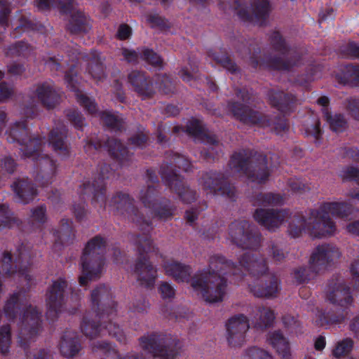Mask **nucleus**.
Wrapping results in <instances>:
<instances>
[{"instance_id": "nucleus-2", "label": "nucleus", "mask_w": 359, "mask_h": 359, "mask_svg": "<svg viewBox=\"0 0 359 359\" xmlns=\"http://www.w3.org/2000/svg\"><path fill=\"white\" fill-rule=\"evenodd\" d=\"M233 267L222 257L210 258L208 267L198 271L191 279V287L197 294L208 303L223 301L227 292L226 270Z\"/></svg>"}, {"instance_id": "nucleus-8", "label": "nucleus", "mask_w": 359, "mask_h": 359, "mask_svg": "<svg viewBox=\"0 0 359 359\" xmlns=\"http://www.w3.org/2000/svg\"><path fill=\"white\" fill-rule=\"evenodd\" d=\"M249 322L244 315L235 316L226 324V339L231 347L241 346L245 339L249 329Z\"/></svg>"}, {"instance_id": "nucleus-5", "label": "nucleus", "mask_w": 359, "mask_h": 359, "mask_svg": "<svg viewBox=\"0 0 359 359\" xmlns=\"http://www.w3.org/2000/svg\"><path fill=\"white\" fill-rule=\"evenodd\" d=\"M21 294H15L6 302L4 311L8 318H14L16 313H19L21 334L25 337L32 338L39 330V316L34 308L29 306L26 309H21L20 307V301L21 300Z\"/></svg>"}, {"instance_id": "nucleus-9", "label": "nucleus", "mask_w": 359, "mask_h": 359, "mask_svg": "<svg viewBox=\"0 0 359 359\" xmlns=\"http://www.w3.org/2000/svg\"><path fill=\"white\" fill-rule=\"evenodd\" d=\"M67 287L66 282L62 279H58L53 282L47 293L48 311L47 317L53 320L60 311L64 301V291Z\"/></svg>"}, {"instance_id": "nucleus-51", "label": "nucleus", "mask_w": 359, "mask_h": 359, "mask_svg": "<svg viewBox=\"0 0 359 359\" xmlns=\"http://www.w3.org/2000/svg\"><path fill=\"white\" fill-rule=\"evenodd\" d=\"M349 329L353 334L354 337L359 339V316H357L351 320Z\"/></svg>"}, {"instance_id": "nucleus-57", "label": "nucleus", "mask_w": 359, "mask_h": 359, "mask_svg": "<svg viewBox=\"0 0 359 359\" xmlns=\"http://www.w3.org/2000/svg\"><path fill=\"white\" fill-rule=\"evenodd\" d=\"M96 343L98 344L99 345L97 346V345H95V343H93V344L92 345L93 351H97V349H102L103 351H109V352H110L111 351L113 354H114V355L116 354L114 349L111 348V346L108 344H105V343L100 344L98 341Z\"/></svg>"}, {"instance_id": "nucleus-15", "label": "nucleus", "mask_w": 359, "mask_h": 359, "mask_svg": "<svg viewBox=\"0 0 359 359\" xmlns=\"http://www.w3.org/2000/svg\"><path fill=\"white\" fill-rule=\"evenodd\" d=\"M241 266L252 276H260L266 273L267 266L262 259H254L250 252L244 254V257L240 260Z\"/></svg>"}, {"instance_id": "nucleus-6", "label": "nucleus", "mask_w": 359, "mask_h": 359, "mask_svg": "<svg viewBox=\"0 0 359 359\" xmlns=\"http://www.w3.org/2000/svg\"><path fill=\"white\" fill-rule=\"evenodd\" d=\"M230 165L238 171H243L252 182L259 184L265 182L269 176L264 157L262 158L259 165L253 167L248 160L243 158L242 154H236L232 156Z\"/></svg>"}, {"instance_id": "nucleus-36", "label": "nucleus", "mask_w": 359, "mask_h": 359, "mask_svg": "<svg viewBox=\"0 0 359 359\" xmlns=\"http://www.w3.org/2000/svg\"><path fill=\"white\" fill-rule=\"evenodd\" d=\"M212 58L222 64V65L231 72H234L236 70V65L230 60V58L226 55H212Z\"/></svg>"}, {"instance_id": "nucleus-18", "label": "nucleus", "mask_w": 359, "mask_h": 359, "mask_svg": "<svg viewBox=\"0 0 359 359\" xmlns=\"http://www.w3.org/2000/svg\"><path fill=\"white\" fill-rule=\"evenodd\" d=\"M60 348L62 354L67 358L75 355L81 348L76 334L72 332H66L62 338Z\"/></svg>"}, {"instance_id": "nucleus-3", "label": "nucleus", "mask_w": 359, "mask_h": 359, "mask_svg": "<svg viewBox=\"0 0 359 359\" xmlns=\"http://www.w3.org/2000/svg\"><path fill=\"white\" fill-rule=\"evenodd\" d=\"M341 252L334 245L324 244L318 245L313 252L309 260V269L301 268L294 272V277L299 282L313 277L326 270L341 257Z\"/></svg>"}, {"instance_id": "nucleus-29", "label": "nucleus", "mask_w": 359, "mask_h": 359, "mask_svg": "<svg viewBox=\"0 0 359 359\" xmlns=\"http://www.w3.org/2000/svg\"><path fill=\"white\" fill-rule=\"evenodd\" d=\"M98 115L102 119L104 120V123L108 126L113 128H120L123 118H121L118 115L111 114L110 112L107 111L98 113Z\"/></svg>"}, {"instance_id": "nucleus-61", "label": "nucleus", "mask_w": 359, "mask_h": 359, "mask_svg": "<svg viewBox=\"0 0 359 359\" xmlns=\"http://www.w3.org/2000/svg\"><path fill=\"white\" fill-rule=\"evenodd\" d=\"M308 133L317 137L320 133V123L316 121L311 128H308Z\"/></svg>"}, {"instance_id": "nucleus-52", "label": "nucleus", "mask_w": 359, "mask_h": 359, "mask_svg": "<svg viewBox=\"0 0 359 359\" xmlns=\"http://www.w3.org/2000/svg\"><path fill=\"white\" fill-rule=\"evenodd\" d=\"M69 118L70 121H72L76 126L77 127H82L83 126V119H82V117L81 116V114L76 111H73L72 112H69L68 114H67Z\"/></svg>"}, {"instance_id": "nucleus-48", "label": "nucleus", "mask_w": 359, "mask_h": 359, "mask_svg": "<svg viewBox=\"0 0 359 359\" xmlns=\"http://www.w3.org/2000/svg\"><path fill=\"white\" fill-rule=\"evenodd\" d=\"M13 93V88L5 83L0 84V101L8 98Z\"/></svg>"}, {"instance_id": "nucleus-56", "label": "nucleus", "mask_w": 359, "mask_h": 359, "mask_svg": "<svg viewBox=\"0 0 359 359\" xmlns=\"http://www.w3.org/2000/svg\"><path fill=\"white\" fill-rule=\"evenodd\" d=\"M90 74L95 79L100 80L104 76V71L101 65H95V67H92Z\"/></svg>"}, {"instance_id": "nucleus-12", "label": "nucleus", "mask_w": 359, "mask_h": 359, "mask_svg": "<svg viewBox=\"0 0 359 359\" xmlns=\"http://www.w3.org/2000/svg\"><path fill=\"white\" fill-rule=\"evenodd\" d=\"M27 135L25 126L22 123H18L8 133V140L10 142L18 141L22 144H26L25 149H21L25 152V155L35 159V151L33 150L36 145L35 140H29L27 144V139L25 136Z\"/></svg>"}, {"instance_id": "nucleus-64", "label": "nucleus", "mask_w": 359, "mask_h": 359, "mask_svg": "<svg viewBox=\"0 0 359 359\" xmlns=\"http://www.w3.org/2000/svg\"><path fill=\"white\" fill-rule=\"evenodd\" d=\"M151 249V242L149 239H145L143 242H140V250L147 252Z\"/></svg>"}, {"instance_id": "nucleus-43", "label": "nucleus", "mask_w": 359, "mask_h": 359, "mask_svg": "<svg viewBox=\"0 0 359 359\" xmlns=\"http://www.w3.org/2000/svg\"><path fill=\"white\" fill-rule=\"evenodd\" d=\"M159 292L163 299H169L174 296L175 290L170 284L163 283L159 287Z\"/></svg>"}, {"instance_id": "nucleus-26", "label": "nucleus", "mask_w": 359, "mask_h": 359, "mask_svg": "<svg viewBox=\"0 0 359 359\" xmlns=\"http://www.w3.org/2000/svg\"><path fill=\"white\" fill-rule=\"evenodd\" d=\"M200 184L203 189L207 191V194L216 193L217 191L222 190L215 174H206L201 179Z\"/></svg>"}, {"instance_id": "nucleus-37", "label": "nucleus", "mask_w": 359, "mask_h": 359, "mask_svg": "<svg viewBox=\"0 0 359 359\" xmlns=\"http://www.w3.org/2000/svg\"><path fill=\"white\" fill-rule=\"evenodd\" d=\"M11 262L12 257L11 254L9 252H5L2 258L1 271L6 274H12L15 272H17L16 270L13 269Z\"/></svg>"}, {"instance_id": "nucleus-54", "label": "nucleus", "mask_w": 359, "mask_h": 359, "mask_svg": "<svg viewBox=\"0 0 359 359\" xmlns=\"http://www.w3.org/2000/svg\"><path fill=\"white\" fill-rule=\"evenodd\" d=\"M351 271L356 281V287L359 290V260L352 264Z\"/></svg>"}, {"instance_id": "nucleus-40", "label": "nucleus", "mask_w": 359, "mask_h": 359, "mask_svg": "<svg viewBox=\"0 0 359 359\" xmlns=\"http://www.w3.org/2000/svg\"><path fill=\"white\" fill-rule=\"evenodd\" d=\"M261 205L263 206L266 205H278L280 204L283 201L282 197H280L279 195H275L273 194H267L264 196H262L261 198Z\"/></svg>"}, {"instance_id": "nucleus-27", "label": "nucleus", "mask_w": 359, "mask_h": 359, "mask_svg": "<svg viewBox=\"0 0 359 359\" xmlns=\"http://www.w3.org/2000/svg\"><path fill=\"white\" fill-rule=\"evenodd\" d=\"M353 342L351 339H345L339 341L332 351L333 355L337 358L348 355L353 348Z\"/></svg>"}, {"instance_id": "nucleus-11", "label": "nucleus", "mask_w": 359, "mask_h": 359, "mask_svg": "<svg viewBox=\"0 0 359 359\" xmlns=\"http://www.w3.org/2000/svg\"><path fill=\"white\" fill-rule=\"evenodd\" d=\"M229 238L238 246L250 248L255 238L250 233V224L246 221H236L229 227Z\"/></svg>"}, {"instance_id": "nucleus-63", "label": "nucleus", "mask_w": 359, "mask_h": 359, "mask_svg": "<svg viewBox=\"0 0 359 359\" xmlns=\"http://www.w3.org/2000/svg\"><path fill=\"white\" fill-rule=\"evenodd\" d=\"M106 292V289L104 287H100L97 289L94 290L92 292V299L93 302H96L98 299L100 294Z\"/></svg>"}, {"instance_id": "nucleus-58", "label": "nucleus", "mask_w": 359, "mask_h": 359, "mask_svg": "<svg viewBox=\"0 0 359 359\" xmlns=\"http://www.w3.org/2000/svg\"><path fill=\"white\" fill-rule=\"evenodd\" d=\"M347 231L355 236H359V221L354 222L346 227Z\"/></svg>"}, {"instance_id": "nucleus-10", "label": "nucleus", "mask_w": 359, "mask_h": 359, "mask_svg": "<svg viewBox=\"0 0 359 359\" xmlns=\"http://www.w3.org/2000/svg\"><path fill=\"white\" fill-rule=\"evenodd\" d=\"M143 349L161 359H172L177 355L175 350L166 346L162 338L156 334L141 339Z\"/></svg>"}, {"instance_id": "nucleus-53", "label": "nucleus", "mask_w": 359, "mask_h": 359, "mask_svg": "<svg viewBox=\"0 0 359 359\" xmlns=\"http://www.w3.org/2000/svg\"><path fill=\"white\" fill-rule=\"evenodd\" d=\"M346 51L351 57H359V45L355 43H348Z\"/></svg>"}, {"instance_id": "nucleus-33", "label": "nucleus", "mask_w": 359, "mask_h": 359, "mask_svg": "<svg viewBox=\"0 0 359 359\" xmlns=\"http://www.w3.org/2000/svg\"><path fill=\"white\" fill-rule=\"evenodd\" d=\"M78 102L83 105L90 114L97 113V106L93 100L81 92L76 93Z\"/></svg>"}, {"instance_id": "nucleus-25", "label": "nucleus", "mask_w": 359, "mask_h": 359, "mask_svg": "<svg viewBox=\"0 0 359 359\" xmlns=\"http://www.w3.org/2000/svg\"><path fill=\"white\" fill-rule=\"evenodd\" d=\"M65 136L66 131L63 127L60 129H55L51 132L49 141L55 151H62L67 149V146L64 142Z\"/></svg>"}, {"instance_id": "nucleus-4", "label": "nucleus", "mask_w": 359, "mask_h": 359, "mask_svg": "<svg viewBox=\"0 0 359 359\" xmlns=\"http://www.w3.org/2000/svg\"><path fill=\"white\" fill-rule=\"evenodd\" d=\"M104 246V241L98 236L90 240L86 245L81 257L82 273L79 277L81 285H86L88 280H93L102 271L104 262L100 255Z\"/></svg>"}, {"instance_id": "nucleus-41", "label": "nucleus", "mask_w": 359, "mask_h": 359, "mask_svg": "<svg viewBox=\"0 0 359 359\" xmlns=\"http://www.w3.org/2000/svg\"><path fill=\"white\" fill-rule=\"evenodd\" d=\"M105 329L107 330L109 334L116 337L117 339L121 342L124 341L125 337L123 336L122 330L116 324L109 323L107 325H106Z\"/></svg>"}, {"instance_id": "nucleus-31", "label": "nucleus", "mask_w": 359, "mask_h": 359, "mask_svg": "<svg viewBox=\"0 0 359 359\" xmlns=\"http://www.w3.org/2000/svg\"><path fill=\"white\" fill-rule=\"evenodd\" d=\"M129 80L137 90H141L147 86L144 75L139 72H131L129 74Z\"/></svg>"}, {"instance_id": "nucleus-47", "label": "nucleus", "mask_w": 359, "mask_h": 359, "mask_svg": "<svg viewBox=\"0 0 359 359\" xmlns=\"http://www.w3.org/2000/svg\"><path fill=\"white\" fill-rule=\"evenodd\" d=\"M110 151L113 155H114L116 158H119L123 153L122 149L123 147L120 142L118 141H111L109 143Z\"/></svg>"}, {"instance_id": "nucleus-21", "label": "nucleus", "mask_w": 359, "mask_h": 359, "mask_svg": "<svg viewBox=\"0 0 359 359\" xmlns=\"http://www.w3.org/2000/svg\"><path fill=\"white\" fill-rule=\"evenodd\" d=\"M165 273L172 276L178 282H185L191 274V269L188 266L177 262H167L164 265Z\"/></svg>"}, {"instance_id": "nucleus-7", "label": "nucleus", "mask_w": 359, "mask_h": 359, "mask_svg": "<svg viewBox=\"0 0 359 359\" xmlns=\"http://www.w3.org/2000/svg\"><path fill=\"white\" fill-rule=\"evenodd\" d=\"M326 299L336 308L343 311L348 309L353 302L350 287L342 279L332 282L328 285Z\"/></svg>"}, {"instance_id": "nucleus-46", "label": "nucleus", "mask_w": 359, "mask_h": 359, "mask_svg": "<svg viewBox=\"0 0 359 359\" xmlns=\"http://www.w3.org/2000/svg\"><path fill=\"white\" fill-rule=\"evenodd\" d=\"M32 217L34 221L39 222H43L46 219V210L43 207L41 206L32 210Z\"/></svg>"}, {"instance_id": "nucleus-60", "label": "nucleus", "mask_w": 359, "mask_h": 359, "mask_svg": "<svg viewBox=\"0 0 359 359\" xmlns=\"http://www.w3.org/2000/svg\"><path fill=\"white\" fill-rule=\"evenodd\" d=\"M325 339L324 337L320 336L315 340L314 346L316 350L321 351L325 346Z\"/></svg>"}, {"instance_id": "nucleus-50", "label": "nucleus", "mask_w": 359, "mask_h": 359, "mask_svg": "<svg viewBox=\"0 0 359 359\" xmlns=\"http://www.w3.org/2000/svg\"><path fill=\"white\" fill-rule=\"evenodd\" d=\"M131 34V29L126 25H122L119 27L117 36L118 39L123 40L128 39Z\"/></svg>"}, {"instance_id": "nucleus-17", "label": "nucleus", "mask_w": 359, "mask_h": 359, "mask_svg": "<svg viewBox=\"0 0 359 359\" xmlns=\"http://www.w3.org/2000/svg\"><path fill=\"white\" fill-rule=\"evenodd\" d=\"M35 6L41 11L53 6L64 13H74L76 9V0H36Z\"/></svg>"}, {"instance_id": "nucleus-55", "label": "nucleus", "mask_w": 359, "mask_h": 359, "mask_svg": "<svg viewBox=\"0 0 359 359\" xmlns=\"http://www.w3.org/2000/svg\"><path fill=\"white\" fill-rule=\"evenodd\" d=\"M283 323L289 329H294L299 326V323L294 317L287 316L283 318Z\"/></svg>"}, {"instance_id": "nucleus-28", "label": "nucleus", "mask_w": 359, "mask_h": 359, "mask_svg": "<svg viewBox=\"0 0 359 359\" xmlns=\"http://www.w3.org/2000/svg\"><path fill=\"white\" fill-rule=\"evenodd\" d=\"M242 359H273L272 355L262 348L252 347L245 351Z\"/></svg>"}, {"instance_id": "nucleus-38", "label": "nucleus", "mask_w": 359, "mask_h": 359, "mask_svg": "<svg viewBox=\"0 0 359 359\" xmlns=\"http://www.w3.org/2000/svg\"><path fill=\"white\" fill-rule=\"evenodd\" d=\"M68 29L74 34L86 31V27L83 25V20L81 15H79L78 18H72Z\"/></svg>"}, {"instance_id": "nucleus-13", "label": "nucleus", "mask_w": 359, "mask_h": 359, "mask_svg": "<svg viewBox=\"0 0 359 359\" xmlns=\"http://www.w3.org/2000/svg\"><path fill=\"white\" fill-rule=\"evenodd\" d=\"M269 11V4L267 0H255L252 11L247 13L245 11H240L239 16L245 20H250L259 22L265 18Z\"/></svg>"}, {"instance_id": "nucleus-32", "label": "nucleus", "mask_w": 359, "mask_h": 359, "mask_svg": "<svg viewBox=\"0 0 359 359\" xmlns=\"http://www.w3.org/2000/svg\"><path fill=\"white\" fill-rule=\"evenodd\" d=\"M82 332L88 337L93 338L98 336L101 332H104L102 330L98 329V327L94 324V323L84 320L81 325Z\"/></svg>"}, {"instance_id": "nucleus-20", "label": "nucleus", "mask_w": 359, "mask_h": 359, "mask_svg": "<svg viewBox=\"0 0 359 359\" xmlns=\"http://www.w3.org/2000/svg\"><path fill=\"white\" fill-rule=\"evenodd\" d=\"M13 189L22 203H29L36 194L33 185L25 180H18L12 185Z\"/></svg>"}, {"instance_id": "nucleus-42", "label": "nucleus", "mask_w": 359, "mask_h": 359, "mask_svg": "<svg viewBox=\"0 0 359 359\" xmlns=\"http://www.w3.org/2000/svg\"><path fill=\"white\" fill-rule=\"evenodd\" d=\"M273 280L270 283V285H268L265 290L260 294V295L266 297H273L275 295L278 290L279 285L276 279H272Z\"/></svg>"}, {"instance_id": "nucleus-59", "label": "nucleus", "mask_w": 359, "mask_h": 359, "mask_svg": "<svg viewBox=\"0 0 359 359\" xmlns=\"http://www.w3.org/2000/svg\"><path fill=\"white\" fill-rule=\"evenodd\" d=\"M123 56L126 60L129 62L134 61L137 57V54L135 51L131 50H124L123 52Z\"/></svg>"}, {"instance_id": "nucleus-45", "label": "nucleus", "mask_w": 359, "mask_h": 359, "mask_svg": "<svg viewBox=\"0 0 359 359\" xmlns=\"http://www.w3.org/2000/svg\"><path fill=\"white\" fill-rule=\"evenodd\" d=\"M10 211L5 205H0V226L8 225Z\"/></svg>"}, {"instance_id": "nucleus-24", "label": "nucleus", "mask_w": 359, "mask_h": 359, "mask_svg": "<svg viewBox=\"0 0 359 359\" xmlns=\"http://www.w3.org/2000/svg\"><path fill=\"white\" fill-rule=\"evenodd\" d=\"M323 114L333 131L341 132L346 128V121L341 114L332 115L327 109L323 110Z\"/></svg>"}, {"instance_id": "nucleus-39", "label": "nucleus", "mask_w": 359, "mask_h": 359, "mask_svg": "<svg viewBox=\"0 0 359 359\" xmlns=\"http://www.w3.org/2000/svg\"><path fill=\"white\" fill-rule=\"evenodd\" d=\"M341 177L344 180H354L359 184V170L350 167L343 169L341 172Z\"/></svg>"}, {"instance_id": "nucleus-23", "label": "nucleus", "mask_w": 359, "mask_h": 359, "mask_svg": "<svg viewBox=\"0 0 359 359\" xmlns=\"http://www.w3.org/2000/svg\"><path fill=\"white\" fill-rule=\"evenodd\" d=\"M36 95L39 100L48 108L53 107L57 101L55 93L49 86H41L38 88Z\"/></svg>"}, {"instance_id": "nucleus-44", "label": "nucleus", "mask_w": 359, "mask_h": 359, "mask_svg": "<svg viewBox=\"0 0 359 359\" xmlns=\"http://www.w3.org/2000/svg\"><path fill=\"white\" fill-rule=\"evenodd\" d=\"M348 109L351 115L359 119V99H351L348 101Z\"/></svg>"}, {"instance_id": "nucleus-49", "label": "nucleus", "mask_w": 359, "mask_h": 359, "mask_svg": "<svg viewBox=\"0 0 359 359\" xmlns=\"http://www.w3.org/2000/svg\"><path fill=\"white\" fill-rule=\"evenodd\" d=\"M10 9L7 4L4 1H0V23L2 26L6 22V18L7 15L9 13Z\"/></svg>"}, {"instance_id": "nucleus-22", "label": "nucleus", "mask_w": 359, "mask_h": 359, "mask_svg": "<svg viewBox=\"0 0 359 359\" xmlns=\"http://www.w3.org/2000/svg\"><path fill=\"white\" fill-rule=\"evenodd\" d=\"M255 325L258 327H266L272 324L275 319L273 311L269 308L262 307L256 310L254 317Z\"/></svg>"}, {"instance_id": "nucleus-30", "label": "nucleus", "mask_w": 359, "mask_h": 359, "mask_svg": "<svg viewBox=\"0 0 359 359\" xmlns=\"http://www.w3.org/2000/svg\"><path fill=\"white\" fill-rule=\"evenodd\" d=\"M344 316L332 317L330 314L318 311L316 314V323L320 326L327 325L329 323H340L344 321Z\"/></svg>"}, {"instance_id": "nucleus-1", "label": "nucleus", "mask_w": 359, "mask_h": 359, "mask_svg": "<svg viewBox=\"0 0 359 359\" xmlns=\"http://www.w3.org/2000/svg\"><path fill=\"white\" fill-rule=\"evenodd\" d=\"M348 206L344 203L332 202L324 203L319 209L313 210L305 217L290 216L285 210L258 209L255 211V219L270 231H275L285 221L289 222L288 232L293 236L306 232L314 237H324L332 235L336 227L330 215L345 217Z\"/></svg>"}, {"instance_id": "nucleus-34", "label": "nucleus", "mask_w": 359, "mask_h": 359, "mask_svg": "<svg viewBox=\"0 0 359 359\" xmlns=\"http://www.w3.org/2000/svg\"><path fill=\"white\" fill-rule=\"evenodd\" d=\"M343 72V83L353 80H359V66L346 65Z\"/></svg>"}, {"instance_id": "nucleus-62", "label": "nucleus", "mask_w": 359, "mask_h": 359, "mask_svg": "<svg viewBox=\"0 0 359 359\" xmlns=\"http://www.w3.org/2000/svg\"><path fill=\"white\" fill-rule=\"evenodd\" d=\"M153 197V189H149L147 191V193H142L141 196V199L144 203L145 205H147V203H149V199L152 198Z\"/></svg>"}, {"instance_id": "nucleus-19", "label": "nucleus", "mask_w": 359, "mask_h": 359, "mask_svg": "<svg viewBox=\"0 0 359 359\" xmlns=\"http://www.w3.org/2000/svg\"><path fill=\"white\" fill-rule=\"evenodd\" d=\"M267 341L275 348L277 353L283 358L290 355V347L287 339L279 331L270 333Z\"/></svg>"}, {"instance_id": "nucleus-16", "label": "nucleus", "mask_w": 359, "mask_h": 359, "mask_svg": "<svg viewBox=\"0 0 359 359\" xmlns=\"http://www.w3.org/2000/svg\"><path fill=\"white\" fill-rule=\"evenodd\" d=\"M231 109L234 116L244 123L252 124L261 123L259 112L244 104H234L231 107Z\"/></svg>"}, {"instance_id": "nucleus-14", "label": "nucleus", "mask_w": 359, "mask_h": 359, "mask_svg": "<svg viewBox=\"0 0 359 359\" xmlns=\"http://www.w3.org/2000/svg\"><path fill=\"white\" fill-rule=\"evenodd\" d=\"M156 270L147 260L139 262L135 268L137 280L146 287L152 286L156 278Z\"/></svg>"}, {"instance_id": "nucleus-35", "label": "nucleus", "mask_w": 359, "mask_h": 359, "mask_svg": "<svg viewBox=\"0 0 359 359\" xmlns=\"http://www.w3.org/2000/svg\"><path fill=\"white\" fill-rule=\"evenodd\" d=\"M143 58L151 65L156 67H161L163 60L161 57L151 50H145L143 53Z\"/></svg>"}]
</instances>
